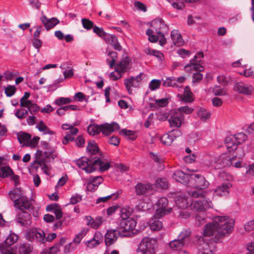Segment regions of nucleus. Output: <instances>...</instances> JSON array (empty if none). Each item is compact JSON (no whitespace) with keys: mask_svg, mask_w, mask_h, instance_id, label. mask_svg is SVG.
Returning <instances> with one entry per match:
<instances>
[{"mask_svg":"<svg viewBox=\"0 0 254 254\" xmlns=\"http://www.w3.org/2000/svg\"><path fill=\"white\" fill-rule=\"evenodd\" d=\"M234 220L227 216H217L213 221L206 224L204 227L203 234L205 236L210 237L215 235L218 238L231 233L233 229Z\"/></svg>","mask_w":254,"mask_h":254,"instance_id":"1","label":"nucleus"},{"mask_svg":"<svg viewBox=\"0 0 254 254\" xmlns=\"http://www.w3.org/2000/svg\"><path fill=\"white\" fill-rule=\"evenodd\" d=\"M189 184L193 188L188 190V194L192 197H197L203 196L205 193L203 189L207 188L209 186V183L204 177L198 174H191Z\"/></svg>","mask_w":254,"mask_h":254,"instance_id":"2","label":"nucleus"},{"mask_svg":"<svg viewBox=\"0 0 254 254\" xmlns=\"http://www.w3.org/2000/svg\"><path fill=\"white\" fill-rule=\"evenodd\" d=\"M236 157V156H231L228 154H223L218 157H210L208 160H205V164L215 168L231 166L233 165V160Z\"/></svg>","mask_w":254,"mask_h":254,"instance_id":"3","label":"nucleus"},{"mask_svg":"<svg viewBox=\"0 0 254 254\" xmlns=\"http://www.w3.org/2000/svg\"><path fill=\"white\" fill-rule=\"evenodd\" d=\"M157 241L149 237L144 238L141 241L137 250V254H155Z\"/></svg>","mask_w":254,"mask_h":254,"instance_id":"4","label":"nucleus"},{"mask_svg":"<svg viewBox=\"0 0 254 254\" xmlns=\"http://www.w3.org/2000/svg\"><path fill=\"white\" fill-rule=\"evenodd\" d=\"M136 225V221L133 218L121 220L119 224V231L122 234V236L130 237L133 234Z\"/></svg>","mask_w":254,"mask_h":254,"instance_id":"5","label":"nucleus"},{"mask_svg":"<svg viewBox=\"0 0 254 254\" xmlns=\"http://www.w3.org/2000/svg\"><path fill=\"white\" fill-rule=\"evenodd\" d=\"M196 198H199L193 201L190 205L193 211L201 212L206 210L211 206L212 202L208 198L205 197V193H203V196H199Z\"/></svg>","mask_w":254,"mask_h":254,"instance_id":"6","label":"nucleus"},{"mask_svg":"<svg viewBox=\"0 0 254 254\" xmlns=\"http://www.w3.org/2000/svg\"><path fill=\"white\" fill-rule=\"evenodd\" d=\"M26 238L31 242L36 241L41 244H45L46 234L41 229L33 228L27 233Z\"/></svg>","mask_w":254,"mask_h":254,"instance_id":"7","label":"nucleus"},{"mask_svg":"<svg viewBox=\"0 0 254 254\" xmlns=\"http://www.w3.org/2000/svg\"><path fill=\"white\" fill-rule=\"evenodd\" d=\"M168 121L171 127L178 128L184 123L185 117L184 115L179 114L177 111H175Z\"/></svg>","mask_w":254,"mask_h":254,"instance_id":"8","label":"nucleus"},{"mask_svg":"<svg viewBox=\"0 0 254 254\" xmlns=\"http://www.w3.org/2000/svg\"><path fill=\"white\" fill-rule=\"evenodd\" d=\"M75 161L79 168L87 173H90L94 171L93 160L82 157Z\"/></svg>","mask_w":254,"mask_h":254,"instance_id":"9","label":"nucleus"},{"mask_svg":"<svg viewBox=\"0 0 254 254\" xmlns=\"http://www.w3.org/2000/svg\"><path fill=\"white\" fill-rule=\"evenodd\" d=\"M35 155L36 158L43 164H46V163L50 162L51 160H53L57 156V154L54 151H45L43 152L40 150H38L37 151Z\"/></svg>","mask_w":254,"mask_h":254,"instance_id":"10","label":"nucleus"},{"mask_svg":"<svg viewBox=\"0 0 254 254\" xmlns=\"http://www.w3.org/2000/svg\"><path fill=\"white\" fill-rule=\"evenodd\" d=\"M234 89L238 93L245 95H251L254 92V87L252 85L242 82L236 83Z\"/></svg>","mask_w":254,"mask_h":254,"instance_id":"11","label":"nucleus"},{"mask_svg":"<svg viewBox=\"0 0 254 254\" xmlns=\"http://www.w3.org/2000/svg\"><path fill=\"white\" fill-rule=\"evenodd\" d=\"M14 205L21 211H25V210H28L30 208L32 202L27 197L22 196L14 200Z\"/></svg>","mask_w":254,"mask_h":254,"instance_id":"12","label":"nucleus"},{"mask_svg":"<svg viewBox=\"0 0 254 254\" xmlns=\"http://www.w3.org/2000/svg\"><path fill=\"white\" fill-rule=\"evenodd\" d=\"M142 74V73H140L135 77H130L128 79H125V85L129 94L131 93L132 90L131 88L132 87H137L139 86V83L141 80V76Z\"/></svg>","mask_w":254,"mask_h":254,"instance_id":"13","label":"nucleus"},{"mask_svg":"<svg viewBox=\"0 0 254 254\" xmlns=\"http://www.w3.org/2000/svg\"><path fill=\"white\" fill-rule=\"evenodd\" d=\"M101 132L105 135H109L114 131L119 130L120 128L119 124L115 122L111 124L105 123L101 125Z\"/></svg>","mask_w":254,"mask_h":254,"instance_id":"14","label":"nucleus"},{"mask_svg":"<svg viewBox=\"0 0 254 254\" xmlns=\"http://www.w3.org/2000/svg\"><path fill=\"white\" fill-rule=\"evenodd\" d=\"M122 234L119 230H108L105 236V242L107 246H109L114 243L118 236Z\"/></svg>","mask_w":254,"mask_h":254,"instance_id":"15","label":"nucleus"},{"mask_svg":"<svg viewBox=\"0 0 254 254\" xmlns=\"http://www.w3.org/2000/svg\"><path fill=\"white\" fill-rule=\"evenodd\" d=\"M17 222L21 226H28L31 224V216L26 211H21L17 215Z\"/></svg>","mask_w":254,"mask_h":254,"instance_id":"16","label":"nucleus"},{"mask_svg":"<svg viewBox=\"0 0 254 254\" xmlns=\"http://www.w3.org/2000/svg\"><path fill=\"white\" fill-rule=\"evenodd\" d=\"M134 188L136 194L138 195L145 194L149 192L153 189L150 184H144L141 183L137 184Z\"/></svg>","mask_w":254,"mask_h":254,"instance_id":"17","label":"nucleus"},{"mask_svg":"<svg viewBox=\"0 0 254 254\" xmlns=\"http://www.w3.org/2000/svg\"><path fill=\"white\" fill-rule=\"evenodd\" d=\"M190 176V174H185L181 170H177L174 173L173 178L181 184H188L189 183Z\"/></svg>","mask_w":254,"mask_h":254,"instance_id":"18","label":"nucleus"},{"mask_svg":"<svg viewBox=\"0 0 254 254\" xmlns=\"http://www.w3.org/2000/svg\"><path fill=\"white\" fill-rule=\"evenodd\" d=\"M41 20L47 30L54 27L59 23V20L56 18L48 19L45 15L41 18Z\"/></svg>","mask_w":254,"mask_h":254,"instance_id":"19","label":"nucleus"},{"mask_svg":"<svg viewBox=\"0 0 254 254\" xmlns=\"http://www.w3.org/2000/svg\"><path fill=\"white\" fill-rule=\"evenodd\" d=\"M94 171L98 169L100 171L103 172L108 170L111 167L109 163H104L99 158H95L93 160Z\"/></svg>","mask_w":254,"mask_h":254,"instance_id":"20","label":"nucleus"},{"mask_svg":"<svg viewBox=\"0 0 254 254\" xmlns=\"http://www.w3.org/2000/svg\"><path fill=\"white\" fill-rule=\"evenodd\" d=\"M86 220V225L92 228H98L103 223L102 217H99L95 219H93L91 216H87L85 217Z\"/></svg>","mask_w":254,"mask_h":254,"instance_id":"21","label":"nucleus"},{"mask_svg":"<svg viewBox=\"0 0 254 254\" xmlns=\"http://www.w3.org/2000/svg\"><path fill=\"white\" fill-rule=\"evenodd\" d=\"M231 187L232 185L230 182L224 183L214 190V192L218 196L225 195L229 193V190Z\"/></svg>","mask_w":254,"mask_h":254,"instance_id":"22","label":"nucleus"},{"mask_svg":"<svg viewBox=\"0 0 254 254\" xmlns=\"http://www.w3.org/2000/svg\"><path fill=\"white\" fill-rule=\"evenodd\" d=\"M171 37L173 44L176 46H181L184 44L181 34L177 30H173L171 33Z\"/></svg>","mask_w":254,"mask_h":254,"instance_id":"23","label":"nucleus"},{"mask_svg":"<svg viewBox=\"0 0 254 254\" xmlns=\"http://www.w3.org/2000/svg\"><path fill=\"white\" fill-rule=\"evenodd\" d=\"M151 26L156 30V33L159 35L163 36V33L161 32V30L165 29L166 25L164 22L160 19H156L152 20L151 23Z\"/></svg>","mask_w":254,"mask_h":254,"instance_id":"24","label":"nucleus"},{"mask_svg":"<svg viewBox=\"0 0 254 254\" xmlns=\"http://www.w3.org/2000/svg\"><path fill=\"white\" fill-rule=\"evenodd\" d=\"M225 144L226 148L230 151L236 150L239 145L233 135L227 136L225 140Z\"/></svg>","mask_w":254,"mask_h":254,"instance_id":"25","label":"nucleus"},{"mask_svg":"<svg viewBox=\"0 0 254 254\" xmlns=\"http://www.w3.org/2000/svg\"><path fill=\"white\" fill-rule=\"evenodd\" d=\"M192 68L198 71H201L203 70V67L200 64V61H195V59L191 60L190 64L185 66V69L187 71L191 70Z\"/></svg>","mask_w":254,"mask_h":254,"instance_id":"26","label":"nucleus"},{"mask_svg":"<svg viewBox=\"0 0 254 254\" xmlns=\"http://www.w3.org/2000/svg\"><path fill=\"white\" fill-rule=\"evenodd\" d=\"M192 95V93L190 91V87L186 86L185 88L183 95L179 94L178 96L183 101L187 103H191L194 100Z\"/></svg>","mask_w":254,"mask_h":254,"instance_id":"27","label":"nucleus"},{"mask_svg":"<svg viewBox=\"0 0 254 254\" xmlns=\"http://www.w3.org/2000/svg\"><path fill=\"white\" fill-rule=\"evenodd\" d=\"M69 131L67 132L65 136H64L63 143L64 144H66L69 141H72L74 140V138L72 136L73 135L76 134L78 132V129L76 127H74L73 126L69 127Z\"/></svg>","mask_w":254,"mask_h":254,"instance_id":"28","label":"nucleus"},{"mask_svg":"<svg viewBox=\"0 0 254 254\" xmlns=\"http://www.w3.org/2000/svg\"><path fill=\"white\" fill-rule=\"evenodd\" d=\"M107 43L111 44L115 50L120 51L122 47L118 42L117 38L113 35H106L105 38Z\"/></svg>","mask_w":254,"mask_h":254,"instance_id":"29","label":"nucleus"},{"mask_svg":"<svg viewBox=\"0 0 254 254\" xmlns=\"http://www.w3.org/2000/svg\"><path fill=\"white\" fill-rule=\"evenodd\" d=\"M31 167L36 171L41 167V169L45 174H49V167L48 165L46 164H43L42 162L39 161L37 158H36L35 161L31 164Z\"/></svg>","mask_w":254,"mask_h":254,"instance_id":"30","label":"nucleus"},{"mask_svg":"<svg viewBox=\"0 0 254 254\" xmlns=\"http://www.w3.org/2000/svg\"><path fill=\"white\" fill-rule=\"evenodd\" d=\"M175 202L177 206L180 208L184 209L188 207L189 200L188 198L181 195L176 197Z\"/></svg>","mask_w":254,"mask_h":254,"instance_id":"31","label":"nucleus"},{"mask_svg":"<svg viewBox=\"0 0 254 254\" xmlns=\"http://www.w3.org/2000/svg\"><path fill=\"white\" fill-rule=\"evenodd\" d=\"M129 64L127 58L123 59L119 64L116 65L115 69L118 73H123L127 71Z\"/></svg>","mask_w":254,"mask_h":254,"instance_id":"32","label":"nucleus"},{"mask_svg":"<svg viewBox=\"0 0 254 254\" xmlns=\"http://www.w3.org/2000/svg\"><path fill=\"white\" fill-rule=\"evenodd\" d=\"M133 212V209L128 206L122 207L120 209V215L122 218L121 220H126V219L131 218L130 216Z\"/></svg>","mask_w":254,"mask_h":254,"instance_id":"33","label":"nucleus"},{"mask_svg":"<svg viewBox=\"0 0 254 254\" xmlns=\"http://www.w3.org/2000/svg\"><path fill=\"white\" fill-rule=\"evenodd\" d=\"M19 236L14 234L10 233L5 239L4 243L0 245H4L5 246L10 247L15 244L18 240Z\"/></svg>","mask_w":254,"mask_h":254,"instance_id":"34","label":"nucleus"},{"mask_svg":"<svg viewBox=\"0 0 254 254\" xmlns=\"http://www.w3.org/2000/svg\"><path fill=\"white\" fill-rule=\"evenodd\" d=\"M210 113L205 109L200 108L197 111V116L203 122L206 121L210 117Z\"/></svg>","mask_w":254,"mask_h":254,"instance_id":"35","label":"nucleus"},{"mask_svg":"<svg viewBox=\"0 0 254 254\" xmlns=\"http://www.w3.org/2000/svg\"><path fill=\"white\" fill-rule=\"evenodd\" d=\"M185 245L184 243L178 239L172 241L169 243L170 248L175 251L181 250Z\"/></svg>","mask_w":254,"mask_h":254,"instance_id":"36","label":"nucleus"},{"mask_svg":"<svg viewBox=\"0 0 254 254\" xmlns=\"http://www.w3.org/2000/svg\"><path fill=\"white\" fill-rule=\"evenodd\" d=\"M31 136L28 133L20 132L17 134V138L20 143H23V146H27V142L31 138Z\"/></svg>","mask_w":254,"mask_h":254,"instance_id":"37","label":"nucleus"},{"mask_svg":"<svg viewBox=\"0 0 254 254\" xmlns=\"http://www.w3.org/2000/svg\"><path fill=\"white\" fill-rule=\"evenodd\" d=\"M190 235V231L189 229L183 230L179 235L178 239L186 245L189 241Z\"/></svg>","mask_w":254,"mask_h":254,"instance_id":"38","label":"nucleus"},{"mask_svg":"<svg viewBox=\"0 0 254 254\" xmlns=\"http://www.w3.org/2000/svg\"><path fill=\"white\" fill-rule=\"evenodd\" d=\"M149 227L153 231H159L162 229L163 224L161 221L155 218L150 221Z\"/></svg>","mask_w":254,"mask_h":254,"instance_id":"39","label":"nucleus"},{"mask_svg":"<svg viewBox=\"0 0 254 254\" xmlns=\"http://www.w3.org/2000/svg\"><path fill=\"white\" fill-rule=\"evenodd\" d=\"M172 210V208H168L167 209H164L160 207H158L154 214V217L156 219H159L164 215L170 213Z\"/></svg>","mask_w":254,"mask_h":254,"instance_id":"40","label":"nucleus"},{"mask_svg":"<svg viewBox=\"0 0 254 254\" xmlns=\"http://www.w3.org/2000/svg\"><path fill=\"white\" fill-rule=\"evenodd\" d=\"M174 140L173 134L170 133H166L160 137L161 142L166 145H170Z\"/></svg>","mask_w":254,"mask_h":254,"instance_id":"41","label":"nucleus"},{"mask_svg":"<svg viewBox=\"0 0 254 254\" xmlns=\"http://www.w3.org/2000/svg\"><path fill=\"white\" fill-rule=\"evenodd\" d=\"M36 127L40 131L43 132L44 134H53L54 133V132L50 129L43 121H40L37 125Z\"/></svg>","mask_w":254,"mask_h":254,"instance_id":"42","label":"nucleus"},{"mask_svg":"<svg viewBox=\"0 0 254 254\" xmlns=\"http://www.w3.org/2000/svg\"><path fill=\"white\" fill-rule=\"evenodd\" d=\"M101 125H90L87 127V131L90 135H95L101 132Z\"/></svg>","mask_w":254,"mask_h":254,"instance_id":"43","label":"nucleus"},{"mask_svg":"<svg viewBox=\"0 0 254 254\" xmlns=\"http://www.w3.org/2000/svg\"><path fill=\"white\" fill-rule=\"evenodd\" d=\"M32 247L29 244L23 243L20 244L19 252L20 254H29L32 251Z\"/></svg>","mask_w":254,"mask_h":254,"instance_id":"44","label":"nucleus"},{"mask_svg":"<svg viewBox=\"0 0 254 254\" xmlns=\"http://www.w3.org/2000/svg\"><path fill=\"white\" fill-rule=\"evenodd\" d=\"M61 246L60 243L57 244L49 249H45L40 254H57L58 252L60 251Z\"/></svg>","mask_w":254,"mask_h":254,"instance_id":"45","label":"nucleus"},{"mask_svg":"<svg viewBox=\"0 0 254 254\" xmlns=\"http://www.w3.org/2000/svg\"><path fill=\"white\" fill-rule=\"evenodd\" d=\"M198 254H213V251L207 243H203L201 247L199 249Z\"/></svg>","mask_w":254,"mask_h":254,"instance_id":"46","label":"nucleus"},{"mask_svg":"<svg viewBox=\"0 0 254 254\" xmlns=\"http://www.w3.org/2000/svg\"><path fill=\"white\" fill-rule=\"evenodd\" d=\"M87 150L92 154H96L99 150L96 143L93 140L90 141L88 142Z\"/></svg>","mask_w":254,"mask_h":254,"instance_id":"47","label":"nucleus"},{"mask_svg":"<svg viewBox=\"0 0 254 254\" xmlns=\"http://www.w3.org/2000/svg\"><path fill=\"white\" fill-rule=\"evenodd\" d=\"M120 134L125 135L127 139L131 140H134L136 138V136L134 135V132L130 130L123 129L121 130Z\"/></svg>","mask_w":254,"mask_h":254,"instance_id":"48","label":"nucleus"},{"mask_svg":"<svg viewBox=\"0 0 254 254\" xmlns=\"http://www.w3.org/2000/svg\"><path fill=\"white\" fill-rule=\"evenodd\" d=\"M9 196L11 199L13 200L22 196V192L20 189L16 188L9 192Z\"/></svg>","mask_w":254,"mask_h":254,"instance_id":"49","label":"nucleus"},{"mask_svg":"<svg viewBox=\"0 0 254 254\" xmlns=\"http://www.w3.org/2000/svg\"><path fill=\"white\" fill-rule=\"evenodd\" d=\"M12 174V171L9 167H3L0 169V177L5 178Z\"/></svg>","mask_w":254,"mask_h":254,"instance_id":"50","label":"nucleus"},{"mask_svg":"<svg viewBox=\"0 0 254 254\" xmlns=\"http://www.w3.org/2000/svg\"><path fill=\"white\" fill-rule=\"evenodd\" d=\"M22 107L27 108L31 114H34L39 110V106L31 101H30V104H27V106H23Z\"/></svg>","mask_w":254,"mask_h":254,"instance_id":"51","label":"nucleus"},{"mask_svg":"<svg viewBox=\"0 0 254 254\" xmlns=\"http://www.w3.org/2000/svg\"><path fill=\"white\" fill-rule=\"evenodd\" d=\"M164 86L169 87H179L180 86L176 82V80L174 78H168L163 83Z\"/></svg>","mask_w":254,"mask_h":254,"instance_id":"52","label":"nucleus"},{"mask_svg":"<svg viewBox=\"0 0 254 254\" xmlns=\"http://www.w3.org/2000/svg\"><path fill=\"white\" fill-rule=\"evenodd\" d=\"M212 93L215 96H223L226 94V91L219 86H216L212 89Z\"/></svg>","mask_w":254,"mask_h":254,"instance_id":"53","label":"nucleus"},{"mask_svg":"<svg viewBox=\"0 0 254 254\" xmlns=\"http://www.w3.org/2000/svg\"><path fill=\"white\" fill-rule=\"evenodd\" d=\"M28 114V110L24 109H18L15 113V116L19 119L25 118Z\"/></svg>","mask_w":254,"mask_h":254,"instance_id":"54","label":"nucleus"},{"mask_svg":"<svg viewBox=\"0 0 254 254\" xmlns=\"http://www.w3.org/2000/svg\"><path fill=\"white\" fill-rule=\"evenodd\" d=\"M233 135L238 144L244 142L247 138V135L243 132H240Z\"/></svg>","mask_w":254,"mask_h":254,"instance_id":"55","label":"nucleus"},{"mask_svg":"<svg viewBox=\"0 0 254 254\" xmlns=\"http://www.w3.org/2000/svg\"><path fill=\"white\" fill-rule=\"evenodd\" d=\"M88 229H83L80 233L77 234L73 240L76 244H79L82 238L86 235Z\"/></svg>","mask_w":254,"mask_h":254,"instance_id":"56","label":"nucleus"},{"mask_svg":"<svg viewBox=\"0 0 254 254\" xmlns=\"http://www.w3.org/2000/svg\"><path fill=\"white\" fill-rule=\"evenodd\" d=\"M193 111V109L189 106H184L179 108L177 109V112L179 114H182L183 115V113L186 114H190Z\"/></svg>","mask_w":254,"mask_h":254,"instance_id":"57","label":"nucleus"},{"mask_svg":"<svg viewBox=\"0 0 254 254\" xmlns=\"http://www.w3.org/2000/svg\"><path fill=\"white\" fill-rule=\"evenodd\" d=\"M81 22L83 27L87 30H90L93 27V23L88 19L82 18Z\"/></svg>","mask_w":254,"mask_h":254,"instance_id":"58","label":"nucleus"},{"mask_svg":"<svg viewBox=\"0 0 254 254\" xmlns=\"http://www.w3.org/2000/svg\"><path fill=\"white\" fill-rule=\"evenodd\" d=\"M71 102V99L69 98L61 97L57 99L55 103L58 106L69 104Z\"/></svg>","mask_w":254,"mask_h":254,"instance_id":"59","label":"nucleus"},{"mask_svg":"<svg viewBox=\"0 0 254 254\" xmlns=\"http://www.w3.org/2000/svg\"><path fill=\"white\" fill-rule=\"evenodd\" d=\"M30 93L29 92H25L24 96L20 100V105L21 107L27 106V104H30V100L27 99L30 97Z\"/></svg>","mask_w":254,"mask_h":254,"instance_id":"60","label":"nucleus"},{"mask_svg":"<svg viewBox=\"0 0 254 254\" xmlns=\"http://www.w3.org/2000/svg\"><path fill=\"white\" fill-rule=\"evenodd\" d=\"M5 93L8 97L13 95L16 91V87L14 85H8L5 88Z\"/></svg>","mask_w":254,"mask_h":254,"instance_id":"61","label":"nucleus"},{"mask_svg":"<svg viewBox=\"0 0 254 254\" xmlns=\"http://www.w3.org/2000/svg\"><path fill=\"white\" fill-rule=\"evenodd\" d=\"M168 201L166 198L162 197L160 198L157 202L158 207L162 208L164 209H167Z\"/></svg>","mask_w":254,"mask_h":254,"instance_id":"62","label":"nucleus"},{"mask_svg":"<svg viewBox=\"0 0 254 254\" xmlns=\"http://www.w3.org/2000/svg\"><path fill=\"white\" fill-rule=\"evenodd\" d=\"M109 55L111 56L112 60L110 61V60L107 59V62L109 64L110 67L112 68L116 63V58H117V54L115 52H111L109 53Z\"/></svg>","mask_w":254,"mask_h":254,"instance_id":"63","label":"nucleus"},{"mask_svg":"<svg viewBox=\"0 0 254 254\" xmlns=\"http://www.w3.org/2000/svg\"><path fill=\"white\" fill-rule=\"evenodd\" d=\"M8 247H9L4 246V245H0V249L2 254H15V253Z\"/></svg>","mask_w":254,"mask_h":254,"instance_id":"64","label":"nucleus"}]
</instances>
